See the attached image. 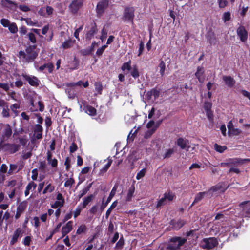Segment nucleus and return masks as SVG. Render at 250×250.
<instances>
[{"instance_id": "1", "label": "nucleus", "mask_w": 250, "mask_h": 250, "mask_svg": "<svg viewBox=\"0 0 250 250\" xmlns=\"http://www.w3.org/2000/svg\"><path fill=\"white\" fill-rule=\"evenodd\" d=\"M121 70L125 75H127L129 73L134 79L138 78L140 76V72L137 65H134L131 67V61L129 60L127 62H124L122 66Z\"/></svg>"}, {"instance_id": "2", "label": "nucleus", "mask_w": 250, "mask_h": 250, "mask_svg": "<svg viewBox=\"0 0 250 250\" xmlns=\"http://www.w3.org/2000/svg\"><path fill=\"white\" fill-rule=\"evenodd\" d=\"M135 18V8L133 6L125 7L123 15L122 16V20L124 22L131 23L134 24V19Z\"/></svg>"}, {"instance_id": "3", "label": "nucleus", "mask_w": 250, "mask_h": 250, "mask_svg": "<svg viewBox=\"0 0 250 250\" xmlns=\"http://www.w3.org/2000/svg\"><path fill=\"white\" fill-rule=\"evenodd\" d=\"M187 241V239L180 237H174L170 239L167 249L168 250H178Z\"/></svg>"}, {"instance_id": "4", "label": "nucleus", "mask_w": 250, "mask_h": 250, "mask_svg": "<svg viewBox=\"0 0 250 250\" xmlns=\"http://www.w3.org/2000/svg\"><path fill=\"white\" fill-rule=\"evenodd\" d=\"M1 4L3 7L10 10H15L18 7V4L15 1H13L10 0H2ZM18 7L23 12H28L30 11V8L25 5H20Z\"/></svg>"}, {"instance_id": "5", "label": "nucleus", "mask_w": 250, "mask_h": 250, "mask_svg": "<svg viewBox=\"0 0 250 250\" xmlns=\"http://www.w3.org/2000/svg\"><path fill=\"white\" fill-rule=\"evenodd\" d=\"M26 53V62H33L38 57L39 51L37 49L36 45H29L25 49Z\"/></svg>"}, {"instance_id": "6", "label": "nucleus", "mask_w": 250, "mask_h": 250, "mask_svg": "<svg viewBox=\"0 0 250 250\" xmlns=\"http://www.w3.org/2000/svg\"><path fill=\"white\" fill-rule=\"evenodd\" d=\"M218 241L216 238H205L201 242V247L204 249L209 250L218 245Z\"/></svg>"}, {"instance_id": "7", "label": "nucleus", "mask_w": 250, "mask_h": 250, "mask_svg": "<svg viewBox=\"0 0 250 250\" xmlns=\"http://www.w3.org/2000/svg\"><path fill=\"white\" fill-rule=\"evenodd\" d=\"M3 142H0V147L5 151L8 152L10 154H14L17 152L21 146L19 144L3 143Z\"/></svg>"}, {"instance_id": "8", "label": "nucleus", "mask_w": 250, "mask_h": 250, "mask_svg": "<svg viewBox=\"0 0 250 250\" xmlns=\"http://www.w3.org/2000/svg\"><path fill=\"white\" fill-rule=\"evenodd\" d=\"M109 4V1L108 0H102L98 2L96 7L97 15L98 16L102 15L108 7Z\"/></svg>"}, {"instance_id": "9", "label": "nucleus", "mask_w": 250, "mask_h": 250, "mask_svg": "<svg viewBox=\"0 0 250 250\" xmlns=\"http://www.w3.org/2000/svg\"><path fill=\"white\" fill-rule=\"evenodd\" d=\"M83 0H73L69 6L71 13L76 14L83 5Z\"/></svg>"}, {"instance_id": "10", "label": "nucleus", "mask_w": 250, "mask_h": 250, "mask_svg": "<svg viewBox=\"0 0 250 250\" xmlns=\"http://www.w3.org/2000/svg\"><path fill=\"white\" fill-rule=\"evenodd\" d=\"M21 76L23 78L28 82V83L34 87H38L40 84V81L39 79L35 76L29 75L26 74H22Z\"/></svg>"}, {"instance_id": "11", "label": "nucleus", "mask_w": 250, "mask_h": 250, "mask_svg": "<svg viewBox=\"0 0 250 250\" xmlns=\"http://www.w3.org/2000/svg\"><path fill=\"white\" fill-rule=\"evenodd\" d=\"M237 36L239 37L240 41L243 42H246L248 39V33L245 27L240 25L236 30Z\"/></svg>"}, {"instance_id": "12", "label": "nucleus", "mask_w": 250, "mask_h": 250, "mask_svg": "<svg viewBox=\"0 0 250 250\" xmlns=\"http://www.w3.org/2000/svg\"><path fill=\"white\" fill-rule=\"evenodd\" d=\"M239 206L243 209V217L250 218V202L244 201Z\"/></svg>"}, {"instance_id": "13", "label": "nucleus", "mask_w": 250, "mask_h": 250, "mask_svg": "<svg viewBox=\"0 0 250 250\" xmlns=\"http://www.w3.org/2000/svg\"><path fill=\"white\" fill-rule=\"evenodd\" d=\"M12 133V130L10 125L8 124L5 125L2 132L1 142H4L5 140L8 139L11 137Z\"/></svg>"}, {"instance_id": "14", "label": "nucleus", "mask_w": 250, "mask_h": 250, "mask_svg": "<svg viewBox=\"0 0 250 250\" xmlns=\"http://www.w3.org/2000/svg\"><path fill=\"white\" fill-rule=\"evenodd\" d=\"M24 233V230H22L21 228H17L14 231L12 237L10 241V244L11 245H14L16 243L19 237H21Z\"/></svg>"}, {"instance_id": "15", "label": "nucleus", "mask_w": 250, "mask_h": 250, "mask_svg": "<svg viewBox=\"0 0 250 250\" xmlns=\"http://www.w3.org/2000/svg\"><path fill=\"white\" fill-rule=\"evenodd\" d=\"M229 187V185L227 187H225V183L223 182H220L216 185L211 187L209 190L212 191L213 192L220 190L222 192H224Z\"/></svg>"}, {"instance_id": "16", "label": "nucleus", "mask_w": 250, "mask_h": 250, "mask_svg": "<svg viewBox=\"0 0 250 250\" xmlns=\"http://www.w3.org/2000/svg\"><path fill=\"white\" fill-rule=\"evenodd\" d=\"M185 224L184 220H171L169 227L173 229L178 230Z\"/></svg>"}, {"instance_id": "17", "label": "nucleus", "mask_w": 250, "mask_h": 250, "mask_svg": "<svg viewBox=\"0 0 250 250\" xmlns=\"http://www.w3.org/2000/svg\"><path fill=\"white\" fill-rule=\"evenodd\" d=\"M27 206V204L26 202H22L20 203L17 208V212L15 214V218H19L21 214L23 213L25 209L26 208Z\"/></svg>"}, {"instance_id": "18", "label": "nucleus", "mask_w": 250, "mask_h": 250, "mask_svg": "<svg viewBox=\"0 0 250 250\" xmlns=\"http://www.w3.org/2000/svg\"><path fill=\"white\" fill-rule=\"evenodd\" d=\"M43 127L40 124H36L34 129V136L37 140L42 138Z\"/></svg>"}, {"instance_id": "19", "label": "nucleus", "mask_w": 250, "mask_h": 250, "mask_svg": "<svg viewBox=\"0 0 250 250\" xmlns=\"http://www.w3.org/2000/svg\"><path fill=\"white\" fill-rule=\"evenodd\" d=\"M222 79L226 85L230 88L233 87L236 83L235 80L230 76H223Z\"/></svg>"}, {"instance_id": "20", "label": "nucleus", "mask_w": 250, "mask_h": 250, "mask_svg": "<svg viewBox=\"0 0 250 250\" xmlns=\"http://www.w3.org/2000/svg\"><path fill=\"white\" fill-rule=\"evenodd\" d=\"M98 30L95 23L90 28V30L85 34V39L86 40H90L93 37L95 34L97 32Z\"/></svg>"}, {"instance_id": "21", "label": "nucleus", "mask_w": 250, "mask_h": 250, "mask_svg": "<svg viewBox=\"0 0 250 250\" xmlns=\"http://www.w3.org/2000/svg\"><path fill=\"white\" fill-rule=\"evenodd\" d=\"M73 222L70 221L67 223L65 226H63L62 229V233L63 236H64L69 232H70L72 229Z\"/></svg>"}, {"instance_id": "22", "label": "nucleus", "mask_w": 250, "mask_h": 250, "mask_svg": "<svg viewBox=\"0 0 250 250\" xmlns=\"http://www.w3.org/2000/svg\"><path fill=\"white\" fill-rule=\"evenodd\" d=\"M117 187L116 185H115L113 187V188H112V190H111V192H110V193L109 194V195L107 199V200H106L105 203L104 205L103 204L102 205L101 208H104L107 206V205L110 202V201L111 200L112 198L115 195L116 191H117Z\"/></svg>"}, {"instance_id": "23", "label": "nucleus", "mask_w": 250, "mask_h": 250, "mask_svg": "<svg viewBox=\"0 0 250 250\" xmlns=\"http://www.w3.org/2000/svg\"><path fill=\"white\" fill-rule=\"evenodd\" d=\"M206 38L210 45L214 43L216 41L215 34L212 30H209L207 32Z\"/></svg>"}, {"instance_id": "24", "label": "nucleus", "mask_w": 250, "mask_h": 250, "mask_svg": "<svg viewBox=\"0 0 250 250\" xmlns=\"http://www.w3.org/2000/svg\"><path fill=\"white\" fill-rule=\"evenodd\" d=\"M45 68L48 69V72L51 73L54 69V65L52 63H46L41 66L39 68V70L41 72L43 71Z\"/></svg>"}, {"instance_id": "25", "label": "nucleus", "mask_w": 250, "mask_h": 250, "mask_svg": "<svg viewBox=\"0 0 250 250\" xmlns=\"http://www.w3.org/2000/svg\"><path fill=\"white\" fill-rule=\"evenodd\" d=\"M188 143V140L184 139L183 138H179L177 140V145L182 149H185Z\"/></svg>"}, {"instance_id": "26", "label": "nucleus", "mask_w": 250, "mask_h": 250, "mask_svg": "<svg viewBox=\"0 0 250 250\" xmlns=\"http://www.w3.org/2000/svg\"><path fill=\"white\" fill-rule=\"evenodd\" d=\"M204 68L201 66H198L197 68V71L195 73V76L200 83H202L203 80H202L201 77L204 75Z\"/></svg>"}, {"instance_id": "27", "label": "nucleus", "mask_w": 250, "mask_h": 250, "mask_svg": "<svg viewBox=\"0 0 250 250\" xmlns=\"http://www.w3.org/2000/svg\"><path fill=\"white\" fill-rule=\"evenodd\" d=\"M207 192H201L198 193H197L195 197L194 200L192 204L191 205V207L193 206V205L197 204L200 201H201L203 198L204 197L205 195L207 194Z\"/></svg>"}, {"instance_id": "28", "label": "nucleus", "mask_w": 250, "mask_h": 250, "mask_svg": "<svg viewBox=\"0 0 250 250\" xmlns=\"http://www.w3.org/2000/svg\"><path fill=\"white\" fill-rule=\"evenodd\" d=\"M85 112L90 116H95L96 115V109L92 106L87 105L84 107Z\"/></svg>"}, {"instance_id": "29", "label": "nucleus", "mask_w": 250, "mask_h": 250, "mask_svg": "<svg viewBox=\"0 0 250 250\" xmlns=\"http://www.w3.org/2000/svg\"><path fill=\"white\" fill-rule=\"evenodd\" d=\"M135 186L132 185L129 188L127 192V195L126 198V201L129 202L131 200L133 194L135 192Z\"/></svg>"}, {"instance_id": "30", "label": "nucleus", "mask_w": 250, "mask_h": 250, "mask_svg": "<svg viewBox=\"0 0 250 250\" xmlns=\"http://www.w3.org/2000/svg\"><path fill=\"white\" fill-rule=\"evenodd\" d=\"M164 196L166 198V200L169 202L172 201L176 197L175 193L170 190L167 192L165 193Z\"/></svg>"}, {"instance_id": "31", "label": "nucleus", "mask_w": 250, "mask_h": 250, "mask_svg": "<svg viewBox=\"0 0 250 250\" xmlns=\"http://www.w3.org/2000/svg\"><path fill=\"white\" fill-rule=\"evenodd\" d=\"M112 163V160L109 157L108 158V163L100 170V174H104L109 169V167L111 165Z\"/></svg>"}, {"instance_id": "32", "label": "nucleus", "mask_w": 250, "mask_h": 250, "mask_svg": "<svg viewBox=\"0 0 250 250\" xmlns=\"http://www.w3.org/2000/svg\"><path fill=\"white\" fill-rule=\"evenodd\" d=\"M241 159L239 158H230L228 159L230 166H236L239 164H241Z\"/></svg>"}, {"instance_id": "33", "label": "nucleus", "mask_w": 250, "mask_h": 250, "mask_svg": "<svg viewBox=\"0 0 250 250\" xmlns=\"http://www.w3.org/2000/svg\"><path fill=\"white\" fill-rule=\"evenodd\" d=\"M92 183L89 184L86 187L83 188L82 190L80 191L78 197L79 198H82L83 196L87 193L91 188Z\"/></svg>"}, {"instance_id": "34", "label": "nucleus", "mask_w": 250, "mask_h": 250, "mask_svg": "<svg viewBox=\"0 0 250 250\" xmlns=\"http://www.w3.org/2000/svg\"><path fill=\"white\" fill-rule=\"evenodd\" d=\"M93 198V195L92 194H90L86 198H84L82 203L83 208H85L86 206L92 201Z\"/></svg>"}, {"instance_id": "35", "label": "nucleus", "mask_w": 250, "mask_h": 250, "mask_svg": "<svg viewBox=\"0 0 250 250\" xmlns=\"http://www.w3.org/2000/svg\"><path fill=\"white\" fill-rule=\"evenodd\" d=\"M8 27L9 30L12 34L16 33L18 31L17 26L14 22L10 23Z\"/></svg>"}, {"instance_id": "36", "label": "nucleus", "mask_w": 250, "mask_h": 250, "mask_svg": "<svg viewBox=\"0 0 250 250\" xmlns=\"http://www.w3.org/2000/svg\"><path fill=\"white\" fill-rule=\"evenodd\" d=\"M214 146L215 150L219 153H223L227 148L226 146H222L216 143L214 144Z\"/></svg>"}, {"instance_id": "37", "label": "nucleus", "mask_w": 250, "mask_h": 250, "mask_svg": "<svg viewBox=\"0 0 250 250\" xmlns=\"http://www.w3.org/2000/svg\"><path fill=\"white\" fill-rule=\"evenodd\" d=\"M152 95L154 97V99L156 100L158 99L160 96L161 89L159 88H157V87H155L151 89Z\"/></svg>"}, {"instance_id": "38", "label": "nucleus", "mask_w": 250, "mask_h": 250, "mask_svg": "<svg viewBox=\"0 0 250 250\" xmlns=\"http://www.w3.org/2000/svg\"><path fill=\"white\" fill-rule=\"evenodd\" d=\"M159 126V124L157 125L156 126H155L154 127L151 128L150 130L147 131L146 132L145 137V138H147L148 137H150L156 131L158 127Z\"/></svg>"}, {"instance_id": "39", "label": "nucleus", "mask_w": 250, "mask_h": 250, "mask_svg": "<svg viewBox=\"0 0 250 250\" xmlns=\"http://www.w3.org/2000/svg\"><path fill=\"white\" fill-rule=\"evenodd\" d=\"M95 90L98 94H101L103 91V85L101 82H96L94 84Z\"/></svg>"}, {"instance_id": "40", "label": "nucleus", "mask_w": 250, "mask_h": 250, "mask_svg": "<svg viewBox=\"0 0 250 250\" xmlns=\"http://www.w3.org/2000/svg\"><path fill=\"white\" fill-rule=\"evenodd\" d=\"M167 204V201L166 198L164 196L161 198L157 202V204L156 206V208H161L162 206H163Z\"/></svg>"}, {"instance_id": "41", "label": "nucleus", "mask_w": 250, "mask_h": 250, "mask_svg": "<svg viewBox=\"0 0 250 250\" xmlns=\"http://www.w3.org/2000/svg\"><path fill=\"white\" fill-rule=\"evenodd\" d=\"M146 168H144L142 169H141L140 171H139L136 175V178L137 180H139L141 179L142 178H143L146 173Z\"/></svg>"}, {"instance_id": "42", "label": "nucleus", "mask_w": 250, "mask_h": 250, "mask_svg": "<svg viewBox=\"0 0 250 250\" xmlns=\"http://www.w3.org/2000/svg\"><path fill=\"white\" fill-rule=\"evenodd\" d=\"M86 229L87 228L85 225H82L77 229L76 233L79 235L84 233L86 232Z\"/></svg>"}, {"instance_id": "43", "label": "nucleus", "mask_w": 250, "mask_h": 250, "mask_svg": "<svg viewBox=\"0 0 250 250\" xmlns=\"http://www.w3.org/2000/svg\"><path fill=\"white\" fill-rule=\"evenodd\" d=\"M72 46V41L71 39H69L68 40L65 41L62 44V48L65 49L69 48Z\"/></svg>"}, {"instance_id": "44", "label": "nucleus", "mask_w": 250, "mask_h": 250, "mask_svg": "<svg viewBox=\"0 0 250 250\" xmlns=\"http://www.w3.org/2000/svg\"><path fill=\"white\" fill-rule=\"evenodd\" d=\"M75 183V180L73 178L67 179L64 183V186L65 188H71L73 184Z\"/></svg>"}, {"instance_id": "45", "label": "nucleus", "mask_w": 250, "mask_h": 250, "mask_svg": "<svg viewBox=\"0 0 250 250\" xmlns=\"http://www.w3.org/2000/svg\"><path fill=\"white\" fill-rule=\"evenodd\" d=\"M159 67L160 68V73L161 76H163L164 75L166 67L165 63L163 61H161L160 63L159 64Z\"/></svg>"}, {"instance_id": "46", "label": "nucleus", "mask_w": 250, "mask_h": 250, "mask_svg": "<svg viewBox=\"0 0 250 250\" xmlns=\"http://www.w3.org/2000/svg\"><path fill=\"white\" fill-rule=\"evenodd\" d=\"M20 107V104L15 103L10 106V109L16 114V115H17L18 112L16 110L17 109H19Z\"/></svg>"}, {"instance_id": "47", "label": "nucleus", "mask_w": 250, "mask_h": 250, "mask_svg": "<svg viewBox=\"0 0 250 250\" xmlns=\"http://www.w3.org/2000/svg\"><path fill=\"white\" fill-rule=\"evenodd\" d=\"M212 103L210 102H205L204 105V108L206 112L211 111Z\"/></svg>"}, {"instance_id": "48", "label": "nucleus", "mask_w": 250, "mask_h": 250, "mask_svg": "<svg viewBox=\"0 0 250 250\" xmlns=\"http://www.w3.org/2000/svg\"><path fill=\"white\" fill-rule=\"evenodd\" d=\"M174 152L173 148L167 149L165 154L163 155L164 158H169L171 155Z\"/></svg>"}, {"instance_id": "49", "label": "nucleus", "mask_w": 250, "mask_h": 250, "mask_svg": "<svg viewBox=\"0 0 250 250\" xmlns=\"http://www.w3.org/2000/svg\"><path fill=\"white\" fill-rule=\"evenodd\" d=\"M231 15L229 12H225L222 18L224 22L228 21L230 20Z\"/></svg>"}, {"instance_id": "50", "label": "nucleus", "mask_w": 250, "mask_h": 250, "mask_svg": "<svg viewBox=\"0 0 250 250\" xmlns=\"http://www.w3.org/2000/svg\"><path fill=\"white\" fill-rule=\"evenodd\" d=\"M124 245V240L123 237L122 236L116 244V248L117 249H121L123 247Z\"/></svg>"}, {"instance_id": "51", "label": "nucleus", "mask_w": 250, "mask_h": 250, "mask_svg": "<svg viewBox=\"0 0 250 250\" xmlns=\"http://www.w3.org/2000/svg\"><path fill=\"white\" fill-rule=\"evenodd\" d=\"M196 231V229L191 230L186 233V235L188 237L192 236L193 239L195 237V238H198V235L195 233Z\"/></svg>"}, {"instance_id": "52", "label": "nucleus", "mask_w": 250, "mask_h": 250, "mask_svg": "<svg viewBox=\"0 0 250 250\" xmlns=\"http://www.w3.org/2000/svg\"><path fill=\"white\" fill-rule=\"evenodd\" d=\"M0 22L4 27H7L10 24L9 20L4 18L1 19Z\"/></svg>"}, {"instance_id": "53", "label": "nucleus", "mask_w": 250, "mask_h": 250, "mask_svg": "<svg viewBox=\"0 0 250 250\" xmlns=\"http://www.w3.org/2000/svg\"><path fill=\"white\" fill-rule=\"evenodd\" d=\"M206 115H207L208 119L209 120V121L210 122H213L214 115H213V111L212 110H211V111H207V112H206Z\"/></svg>"}, {"instance_id": "54", "label": "nucleus", "mask_w": 250, "mask_h": 250, "mask_svg": "<svg viewBox=\"0 0 250 250\" xmlns=\"http://www.w3.org/2000/svg\"><path fill=\"white\" fill-rule=\"evenodd\" d=\"M31 242V237L29 236H26L23 241V244L26 246H29Z\"/></svg>"}, {"instance_id": "55", "label": "nucleus", "mask_w": 250, "mask_h": 250, "mask_svg": "<svg viewBox=\"0 0 250 250\" xmlns=\"http://www.w3.org/2000/svg\"><path fill=\"white\" fill-rule=\"evenodd\" d=\"M28 38L30 41L33 43H35L37 42L36 37L34 33H29L28 34Z\"/></svg>"}, {"instance_id": "56", "label": "nucleus", "mask_w": 250, "mask_h": 250, "mask_svg": "<svg viewBox=\"0 0 250 250\" xmlns=\"http://www.w3.org/2000/svg\"><path fill=\"white\" fill-rule=\"evenodd\" d=\"M70 162L71 160L69 157H67L65 158L64 165L65 166V168L67 171H68L70 168Z\"/></svg>"}, {"instance_id": "57", "label": "nucleus", "mask_w": 250, "mask_h": 250, "mask_svg": "<svg viewBox=\"0 0 250 250\" xmlns=\"http://www.w3.org/2000/svg\"><path fill=\"white\" fill-rule=\"evenodd\" d=\"M63 206L62 202L56 201L54 204L51 205V207L53 208H56L58 207H62Z\"/></svg>"}, {"instance_id": "58", "label": "nucleus", "mask_w": 250, "mask_h": 250, "mask_svg": "<svg viewBox=\"0 0 250 250\" xmlns=\"http://www.w3.org/2000/svg\"><path fill=\"white\" fill-rule=\"evenodd\" d=\"M70 152L74 153L78 149V146L77 144L75 143H72L70 146Z\"/></svg>"}, {"instance_id": "59", "label": "nucleus", "mask_w": 250, "mask_h": 250, "mask_svg": "<svg viewBox=\"0 0 250 250\" xmlns=\"http://www.w3.org/2000/svg\"><path fill=\"white\" fill-rule=\"evenodd\" d=\"M83 28V26L82 25L80 27H79L78 28L76 29L74 32V36L78 40H79V33L80 31H81L82 30Z\"/></svg>"}, {"instance_id": "60", "label": "nucleus", "mask_w": 250, "mask_h": 250, "mask_svg": "<svg viewBox=\"0 0 250 250\" xmlns=\"http://www.w3.org/2000/svg\"><path fill=\"white\" fill-rule=\"evenodd\" d=\"M144 49V42L142 41H141L139 43V52L138 54V56H140L142 55Z\"/></svg>"}, {"instance_id": "61", "label": "nucleus", "mask_w": 250, "mask_h": 250, "mask_svg": "<svg viewBox=\"0 0 250 250\" xmlns=\"http://www.w3.org/2000/svg\"><path fill=\"white\" fill-rule=\"evenodd\" d=\"M46 167V165L45 161H41L39 163V169L41 170L42 171H44Z\"/></svg>"}, {"instance_id": "62", "label": "nucleus", "mask_w": 250, "mask_h": 250, "mask_svg": "<svg viewBox=\"0 0 250 250\" xmlns=\"http://www.w3.org/2000/svg\"><path fill=\"white\" fill-rule=\"evenodd\" d=\"M36 186L37 185L34 182L31 181L28 183L26 188L30 190L32 188L34 189H35L36 188Z\"/></svg>"}, {"instance_id": "63", "label": "nucleus", "mask_w": 250, "mask_h": 250, "mask_svg": "<svg viewBox=\"0 0 250 250\" xmlns=\"http://www.w3.org/2000/svg\"><path fill=\"white\" fill-rule=\"evenodd\" d=\"M0 88L3 89L5 91H8L9 90V86L7 83H0Z\"/></svg>"}, {"instance_id": "64", "label": "nucleus", "mask_w": 250, "mask_h": 250, "mask_svg": "<svg viewBox=\"0 0 250 250\" xmlns=\"http://www.w3.org/2000/svg\"><path fill=\"white\" fill-rule=\"evenodd\" d=\"M230 132L234 135H238L241 133V130L238 128L233 127Z\"/></svg>"}]
</instances>
